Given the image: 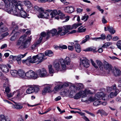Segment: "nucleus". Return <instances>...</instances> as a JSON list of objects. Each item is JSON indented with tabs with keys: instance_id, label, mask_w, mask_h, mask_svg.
I'll return each instance as SVG.
<instances>
[{
	"instance_id": "nucleus-1",
	"label": "nucleus",
	"mask_w": 121,
	"mask_h": 121,
	"mask_svg": "<svg viewBox=\"0 0 121 121\" xmlns=\"http://www.w3.org/2000/svg\"><path fill=\"white\" fill-rule=\"evenodd\" d=\"M26 35H22L16 43V46H19V48L24 49L28 48L29 45V43L31 40L32 37L31 36L29 38L26 39Z\"/></svg>"
},
{
	"instance_id": "nucleus-2",
	"label": "nucleus",
	"mask_w": 121,
	"mask_h": 121,
	"mask_svg": "<svg viewBox=\"0 0 121 121\" xmlns=\"http://www.w3.org/2000/svg\"><path fill=\"white\" fill-rule=\"evenodd\" d=\"M12 10L10 9H7L8 12L14 15L17 16H20L19 12L20 10L23 9V5L20 2H15L13 6L11 8Z\"/></svg>"
},
{
	"instance_id": "nucleus-3",
	"label": "nucleus",
	"mask_w": 121,
	"mask_h": 121,
	"mask_svg": "<svg viewBox=\"0 0 121 121\" xmlns=\"http://www.w3.org/2000/svg\"><path fill=\"white\" fill-rule=\"evenodd\" d=\"M54 66L56 69L59 71L65 70L66 69V64L64 60L62 59H60L58 62L56 63L54 65Z\"/></svg>"
},
{
	"instance_id": "nucleus-4",
	"label": "nucleus",
	"mask_w": 121,
	"mask_h": 121,
	"mask_svg": "<svg viewBox=\"0 0 121 121\" xmlns=\"http://www.w3.org/2000/svg\"><path fill=\"white\" fill-rule=\"evenodd\" d=\"M57 14L60 16V18L61 19H65V22L67 21L69 19V16H67L66 17H65L64 14L60 10H59L57 11L56 10H54L50 13V15L51 16L52 18L55 17Z\"/></svg>"
},
{
	"instance_id": "nucleus-5",
	"label": "nucleus",
	"mask_w": 121,
	"mask_h": 121,
	"mask_svg": "<svg viewBox=\"0 0 121 121\" xmlns=\"http://www.w3.org/2000/svg\"><path fill=\"white\" fill-rule=\"evenodd\" d=\"M69 27L67 25L59 27L57 28V35H59L61 36L64 35L69 32Z\"/></svg>"
},
{
	"instance_id": "nucleus-6",
	"label": "nucleus",
	"mask_w": 121,
	"mask_h": 121,
	"mask_svg": "<svg viewBox=\"0 0 121 121\" xmlns=\"http://www.w3.org/2000/svg\"><path fill=\"white\" fill-rule=\"evenodd\" d=\"M44 57V54L43 53L39 54L36 56H33V57L34 59L33 62H35V63L37 62V64H39L45 60Z\"/></svg>"
},
{
	"instance_id": "nucleus-7",
	"label": "nucleus",
	"mask_w": 121,
	"mask_h": 121,
	"mask_svg": "<svg viewBox=\"0 0 121 121\" xmlns=\"http://www.w3.org/2000/svg\"><path fill=\"white\" fill-rule=\"evenodd\" d=\"M36 76H35L36 78L37 77H43L48 76L47 72L46 69H39L37 70L36 72Z\"/></svg>"
},
{
	"instance_id": "nucleus-8",
	"label": "nucleus",
	"mask_w": 121,
	"mask_h": 121,
	"mask_svg": "<svg viewBox=\"0 0 121 121\" xmlns=\"http://www.w3.org/2000/svg\"><path fill=\"white\" fill-rule=\"evenodd\" d=\"M82 93V95L81 100L83 102L88 101V98L87 96V94H92L90 90L86 89H85L84 91H83Z\"/></svg>"
},
{
	"instance_id": "nucleus-9",
	"label": "nucleus",
	"mask_w": 121,
	"mask_h": 121,
	"mask_svg": "<svg viewBox=\"0 0 121 121\" xmlns=\"http://www.w3.org/2000/svg\"><path fill=\"white\" fill-rule=\"evenodd\" d=\"M80 65L85 68H87L90 66L89 60L86 58L82 57L80 59Z\"/></svg>"
},
{
	"instance_id": "nucleus-10",
	"label": "nucleus",
	"mask_w": 121,
	"mask_h": 121,
	"mask_svg": "<svg viewBox=\"0 0 121 121\" xmlns=\"http://www.w3.org/2000/svg\"><path fill=\"white\" fill-rule=\"evenodd\" d=\"M44 86L45 87L42 91V94L43 95H45L48 92H52V90L51 88L53 86V84H46Z\"/></svg>"
},
{
	"instance_id": "nucleus-11",
	"label": "nucleus",
	"mask_w": 121,
	"mask_h": 121,
	"mask_svg": "<svg viewBox=\"0 0 121 121\" xmlns=\"http://www.w3.org/2000/svg\"><path fill=\"white\" fill-rule=\"evenodd\" d=\"M27 53L26 52L23 55L20 54L17 56H13L11 55L9 56V58L14 60H17V61H20L21 59L25 56Z\"/></svg>"
},
{
	"instance_id": "nucleus-12",
	"label": "nucleus",
	"mask_w": 121,
	"mask_h": 121,
	"mask_svg": "<svg viewBox=\"0 0 121 121\" xmlns=\"http://www.w3.org/2000/svg\"><path fill=\"white\" fill-rule=\"evenodd\" d=\"M23 90L19 89L14 91V94L16 95L15 98L18 99H20L22 97V95L24 93Z\"/></svg>"
},
{
	"instance_id": "nucleus-13",
	"label": "nucleus",
	"mask_w": 121,
	"mask_h": 121,
	"mask_svg": "<svg viewBox=\"0 0 121 121\" xmlns=\"http://www.w3.org/2000/svg\"><path fill=\"white\" fill-rule=\"evenodd\" d=\"M34 59L33 57L31 58V56H30L28 57L27 59L25 60H23L22 61V62L23 63H26L27 65L29 66L30 65V63H34L35 62H33Z\"/></svg>"
},
{
	"instance_id": "nucleus-14",
	"label": "nucleus",
	"mask_w": 121,
	"mask_h": 121,
	"mask_svg": "<svg viewBox=\"0 0 121 121\" xmlns=\"http://www.w3.org/2000/svg\"><path fill=\"white\" fill-rule=\"evenodd\" d=\"M49 16V13L47 12H44L43 9V11L42 12H40L39 14L38 15V17L40 18H48Z\"/></svg>"
},
{
	"instance_id": "nucleus-15",
	"label": "nucleus",
	"mask_w": 121,
	"mask_h": 121,
	"mask_svg": "<svg viewBox=\"0 0 121 121\" xmlns=\"http://www.w3.org/2000/svg\"><path fill=\"white\" fill-rule=\"evenodd\" d=\"M36 76V74H35L34 72L32 70L29 71L26 73V76L28 78H36L35 76Z\"/></svg>"
},
{
	"instance_id": "nucleus-16",
	"label": "nucleus",
	"mask_w": 121,
	"mask_h": 121,
	"mask_svg": "<svg viewBox=\"0 0 121 121\" xmlns=\"http://www.w3.org/2000/svg\"><path fill=\"white\" fill-rule=\"evenodd\" d=\"M104 69L106 70L107 72L109 73L111 71H112L113 67L110 65L108 63L105 64L104 65Z\"/></svg>"
},
{
	"instance_id": "nucleus-17",
	"label": "nucleus",
	"mask_w": 121,
	"mask_h": 121,
	"mask_svg": "<svg viewBox=\"0 0 121 121\" xmlns=\"http://www.w3.org/2000/svg\"><path fill=\"white\" fill-rule=\"evenodd\" d=\"M0 69L3 72L5 73H7L9 71L7 66L3 64L0 65Z\"/></svg>"
},
{
	"instance_id": "nucleus-18",
	"label": "nucleus",
	"mask_w": 121,
	"mask_h": 121,
	"mask_svg": "<svg viewBox=\"0 0 121 121\" xmlns=\"http://www.w3.org/2000/svg\"><path fill=\"white\" fill-rule=\"evenodd\" d=\"M114 71L112 70V71L114 75L116 76H119L121 75V72L120 69L116 67H114Z\"/></svg>"
},
{
	"instance_id": "nucleus-19",
	"label": "nucleus",
	"mask_w": 121,
	"mask_h": 121,
	"mask_svg": "<svg viewBox=\"0 0 121 121\" xmlns=\"http://www.w3.org/2000/svg\"><path fill=\"white\" fill-rule=\"evenodd\" d=\"M17 75L20 78H24L26 77V73L22 69H19L18 71Z\"/></svg>"
},
{
	"instance_id": "nucleus-20",
	"label": "nucleus",
	"mask_w": 121,
	"mask_h": 121,
	"mask_svg": "<svg viewBox=\"0 0 121 121\" xmlns=\"http://www.w3.org/2000/svg\"><path fill=\"white\" fill-rule=\"evenodd\" d=\"M64 11L66 13H71L74 11V9L72 7H65L64 9Z\"/></svg>"
},
{
	"instance_id": "nucleus-21",
	"label": "nucleus",
	"mask_w": 121,
	"mask_h": 121,
	"mask_svg": "<svg viewBox=\"0 0 121 121\" xmlns=\"http://www.w3.org/2000/svg\"><path fill=\"white\" fill-rule=\"evenodd\" d=\"M63 87V85L60 83L58 84L55 87L54 89L52 90V91H53L55 93V92L58 91L59 90L62 88Z\"/></svg>"
},
{
	"instance_id": "nucleus-22",
	"label": "nucleus",
	"mask_w": 121,
	"mask_h": 121,
	"mask_svg": "<svg viewBox=\"0 0 121 121\" xmlns=\"http://www.w3.org/2000/svg\"><path fill=\"white\" fill-rule=\"evenodd\" d=\"M104 95V93L102 92L97 93L94 96L96 100L102 99V97Z\"/></svg>"
},
{
	"instance_id": "nucleus-23",
	"label": "nucleus",
	"mask_w": 121,
	"mask_h": 121,
	"mask_svg": "<svg viewBox=\"0 0 121 121\" xmlns=\"http://www.w3.org/2000/svg\"><path fill=\"white\" fill-rule=\"evenodd\" d=\"M57 30L56 29H54L51 30L50 32H48L47 33V37H48L50 36V34L51 33L52 34V36H54L56 34H57Z\"/></svg>"
},
{
	"instance_id": "nucleus-24",
	"label": "nucleus",
	"mask_w": 121,
	"mask_h": 121,
	"mask_svg": "<svg viewBox=\"0 0 121 121\" xmlns=\"http://www.w3.org/2000/svg\"><path fill=\"white\" fill-rule=\"evenodd\" d=\"M82 25V23L77 24L75 23L72 26L70 25H67V26L69 27V30H70L73 29H75L79 26H80Z\"/></svg>"
},
{
	"instance_id": "nucleus-25",
	"label": "nucleus",
	"mask_w": 121,
	"mask_h": 121,
	"mask_svg": "<svg viewBox=\"0 0 121 121\" xmlns=\"http://www.w3.org/2000/svg\"><path fill=\"white\" fill-rule=\"evenodd\" d=\"M19 13L20 14V16L23 18H26L27 17V14L26 12H25L23 9H22L20 10Z\"/></svg>"
},
{
	"instance_id": "nucleus-26",
	"label": "nucleus",
	"mask_w": 121,
	"mask_h": 121,
	"mask_svg": "<svg viewBox=\"0 0 121 121\" xmlns=\"http://www.w3.org/2000/svg\"><path fill=\"white\" fill-rule=\"evenodd\" d=\"M12 107L13 108H16L17 109H21L23 107L22 106L17 103L16 104H13Z\"/></svg>"
},
{
	"instance_id": "nucleus-27",
	"label": "nucleus",
	"mask_w": 121,
	"mask_h": 121,
	"mask_svg": "<svg viewBox=\"0 0 121 121\" xmlns=\"http://www.w3.org/2000/svg\"><path fill=\"white\" fill-rule=\"evenodd\" d=\"M106 38V36L105 34H102L101 35L100 37L93 38L92 39L97 41L99 39L103 40L105 39Z\"/></svg>"
},
{
	"instance_id": "nucleus-28",
	"label": "nucleus",
	"mask_w": 121,
	"mask_h": 121,
	"mask_svg": "<svg viewBox=\"0 0 121 121\" xmlns=\"http://www.w3.org/2000/svg\"><path fill=\"white\" fill-rule=\"evenodd\" d=\"M75 50L77 52L79 53L81 51V48L79 44L78 43H75L74 46Z\"/></svg>"
},
{
	"instance_id": "nucleus-29",
	"label": "nucleus",
	"mask_w": 121,
	"mask_h": 121,
	"mask_svg": "<svg viewBox=\"0 0 121 121\" xmlns=\"http://www.w3.org/2000/svg\"><path fill=\"white\" fill-rule=\"evenodd\" d=\"M34 88L33 86H30L29 87L26 91L28 94H30L34 92Z\"/></svg>"
},
{
	"instance_id": "nucleus-30",
	"label": "nucleus",
	"mask_w": 121,
	"mask_h": 121,
	"mask_svg": "<svg viewBox=\"0 0 121 121\" xmlns=\"http://www.w3.org/2000/svg\"><path fill=\"white\" fill-rule=\"evenodd\" d=\"M108 30L112 34H113L115 33L116 31L112 27L108 26L107 27Z\"/></svg>"
},
{
	"instance_id": "nucleus-31",
	"label": "nucleus",
	"mask_w": 121,
	"mask_h": 121,
	"mask_svg": "<svg viewBox=\"0 0 121 121\" xmlns=\"http://www.w3.org/2000/svg\"><path fill=\"white\" fill-rule=\"evenodd\" d=\"M83 91H80L78 93L76 94L74 97V98L75 99H78L80 98L82 95V93Z\"/></svg>"
},
{
	"instance_id": "nucleus-32",
	"label": "nucleus",
	"mask_w": 121,
	"mask_h": 121,
	"mask_svg": "<svg viewBox=\"0 0 121 121\" xmlns=\"http://www.w3.org/2000/svg\"><path fill=\"white\" fill-rule=\"evenodd\" d=\"M45 55L46 56L51 57L53 56V53L51 50H48L46 51L45 52Z\"/></svg>"
},
{
	"instance_id": "nucleus-33",
	"label": "nucleus",
	"mask_w": 121,
	"mask_h": 121,
	"mask_svg": "<svg viewBox=\"0 0 121 121\" xmlns=\"http://www.w3.org/2000/svg\"><path fill=\"white\" fill-rule=\"evenodd\" d=\"M77 113L80 114L81 116L83 117V118L86 121H90L89 119L85 116V113H84L79 112H77Z\"/></svg>"
},
{
	"instance_id": "nucleus-34",
	"label": "nucleus",
	"mask_w": 121,
	"mask_h": 121,
	"mask_svg": "<svg viewBox=\"0 0 121 121\" xmlns=\"http://www.w3.org/2000/svg\"><path fill=\"white\" fill-rule=\"evenodd\" d=\"M23 2L26 6L28 8H30L32 6V4L29 1L26 0L24 1Z\"/></svg>"
},
{
	"instance_id": "nucleus-35",
	"label": "nucleus",
	"mask_w": 121,
	"mask_h": 121,
	"mask_svg": "<svg viewBox=\"0 0 121 121\" xmlns=\"http://www.w3.org/2000/svg\"><path fill=\"white\" fill-rule=\"evenodd\" d=\"M10 72L11 75L13 77H16L17 75L18 71L16 70H11L10 71Z\"/></svg>"
},
{
	"instance_id": "nucleus-36",
	"label": "nucleus",
	"mask_w": 121,
	"mask_h": 121,
	"mask_svg": "<svg viewBox=\"0 0 121 121\" xmlns=\"http://www.w3.org/2000/svg\"><path fill=\"white\" fill-rule=\"evenodd\" d=\"M0 121H7L8 118L7 116H5L3 115L0 116Z\"/></svg>"
},
{
	"instance_id": "nucleus-37",
	"label": "nucleus",
	"mask_w": 121,
	"mask_h": 121,
	"mask_svg": "<svg viewBox=\"0 0 121 121\" xmlns=\"http://www.w3.org/2000/svg\"><path fill=\"white\" fill-rule=\"evenodd\" d=\"M96 62L99 67L100 69H102V66H103V64L101 61L99 60H96Z\"/></svg>"
},
{
	"instance_id": "nucleus-38",
	"label": "nucleus",
	"mask_w": 121,
	"mask_h": 121,
	"mask_svg": "<svg viewBox=\"0 0 121 121\" xmlns=\"http://www.w3.org/2000/svg\"><path fill=\"white\" fill-rule=\"evenodd\" d=\"M65 63V62L66 64L68 65H69L70 64L71 61L70 58L68 57H66V58L64 60Z\"/></svg>"
},
{
	"instance_id": "nucleus-39",
	"label": "nucleus",
	"mask_w": 121,
	"mask_h": 121,
	"mask_svg": "<svg viewBox=\"0 0 121 121\" xmlns=\"http://www.w3.org/2000/svg\"><path fill=\"white\" fill-rule=\"evenodd\" d=\"M78 30L79 32H84L86 31V29L84 28V27L82 26L78 28Z\"/></svg>"
},
{
	"instance_id": "nucleus-40",
	"label": "nucleus",
	"mask_w": 121,
	"mask_h": 121,
	"mask_svg": "<svg viewBox=\"0 0 121 121\" xmlns=\"http://www.w3.org/2000/svg\"><path fill=\"white\" fill-rule=\"evenodd\" d=\"M64 92L66 96H68L70 94V91L68 89H65L64 90Z\"/></svg>"
},
{
	"instance_id": "nucleus-41",
	"label": "nucleus",
	"mask_w": 121,
	"mask_h": 121,
	"mask_svg": "<svg viewBox=\"0 0 121 121\" xmlns=\"http://www.w3.org/2000/svg\"><path fill=\"white\" fill-rule=\"evenodd\" d=\"M34 9L35 10H36L39 11V13H40V12L43 11V9L42 8H39L37 6H35L34 7Z\"/></svg>"
},
{
	"instance_id": "nucleus-42",
	"label": "nucleus",
	"mask_w": 121,
	"mask_h": 121,
	"mask_svg": "<svg viewBox=\"0 0 121 121\" xmlns=\"http://www.w3.org/2000/svg\"><path fill=\"white\" fill-rule=\"evenodd\" d=\"M102 103L101 101L99 100H96L93 103V105L95 106H97L99 105Z\"/></svg>"
},
{
	"instance_id": "nucleus-43",
	"label": "nucleus",
	"mask_w": 121,
	"mask_h": 121,
	"mask_svg": "<svg viewBox=\"0 0 121 121\" xmlns=\"http://www.w3.org/2000/svg\"><path fill=\"white\" fill-rule=\"evenodd\" d=\"M49 71L50 74H52L54 72V70L52 68V65H49L48 66Z\"/></svg>"
},
{
	"instance_id": "nucleus-44",
	"label": "nucleus",
	"mask_w": 121,
	"mask_h": 121,
	"mask_svg": "<svg viewBox=\"0 0 121 121\" xmlns=\"http://www.w3.org/2000/svg\"><path fill=\"white\" fill-rule=\"evenodd\" d=\"M12 24L13 27L14 28V30H17L18 29V26L17 24H15L14 22H13L12 23Z\"/></svg>"
},
{
	"instance_id": "nucleus-45",
	"label": "nucleus",
	"mask_w": 121,
	"mask_h": 121,
	"mask_svg": "<svg viewBox=\"0 0 121 121\" xmlns=\"http://www.w3.org/2000/svg\"><path fill=\"white\" fill-rule=\"evenodd\" d=\"M109 98V96L108 95H105L104 94L102 97V99L104 100H108Z\"/></svg>"
},
{
	"instance_id": "nucleus-46",
	"label": "nucleus",
	"mask_w": 121,
	"mask_h": 121,
	"mask_svg": "<svg viewBox=\"0 0 121 121\" xmlns=\"http://www.w3.org/2000/svg\"><path fill=\"white\" fill-rule=\"evenodd\" d=\"M116 45L118 48L121 50V40H120L118 41Z\"/></svg>"
},
{
	"instance_id": "nucleus-47",
	"label": "nucleus",
	"mask_w": 121,
	"mask_h": 121,
	"mask_svg": "<svg viewBox=\"0 0 121 121\" xmlns=\"http://www.w3.org/2000/svg\"><path fill=\"white\" fill-rule=\"evenodd\" d=\"M96 100L95 96L90 97L88 98V101H90V102H93Z\"/></svg>"
},
{
	"instance_id": "nucleus-48",
	"label": "nucleus",
	"mask_w": 121,
	"mask_h": 121,
	"mask_svg": "<svg viewBox=\"0 0 121 121\" xmlns=\"http://www.w3.org/2000/svg\"><path fill=\"white\" fill-rule=\"evenodd\" d=\"M89 16L85 14L84 16H82L81 19L82 20H83L85 19V21H86L87 20Z\"/></svg>"
},
{
	"instance_id": "nucleus-49",
	"label": "nucleus",
	"mask_w": 121,
	"mask_h": 121,
	"mask_svg": "<svg viewBox=\"0 0 121 121\" xmlns=\"http://www.w3.org/2000/svg\"><path fill=\"white\" fill-rule=\"evenodd\" d=\"M33 88H34V92H38L39 90V88L36 86H33Z\"/></svg>"
},
{
	"instance_id": "nucleus-50",
	"label": "nucleus",
	"mask_w": 121,
	"mask_h": 121,
	"mask_svg": "<svg viewBox=\"0 0 121 121\" xmlns=\"http://www.w3.org/2000/svg\"><path fill=\"white\" fill-rule=\"evenodd\" d=\"M112 43L110 42L106 43L104 44L102 47L103 48V47H108Z\"/></svg>"
},
{
	"instance_id": "nucleus-51",
	"label": "nucleus",
	"mask_w": 121,
	"mask_h": 121,
	"mask_svg": "<svg viewBox=\"0 0 121 121\" xmlns=\"http://www.w3.org/2000/svg\"><path fill=\"white\" fill-rule=\"evenodd\" d=\"M8 29V28L7 27H0V32H4L5 31Z\"/></svg>"
},
{
	"instance_id": "nucleus-52",
	"label": "nucleus",
	"mask_w": 121,
	"mask_h": 121,
	"mask_svg": "<svg viewBox=\"0 0 121 121\" xmlns=\"http://www.w3.org/2000/svg\"><path fill=\"white\" fill-rule=\"evenodd\" d=\"M94 49L91 47H89L86 49L84 50L85 51H94Z\"/></svg>"
},
{
	"instance_id": "nucleus-53",
	"label": "nucleus",
	"mask_w": 121,
	"mask_h": 121,
	"mask_svg": "<svg viewBox=\"0 0 121 121\" xmlns=\"http://www.w3.org/2000/svg\"><path fill=\"white\" fill-rule=\"evenodd\" d=\"M112 36L110 35H108L107 36L106 39L108 41H109L112 39Z\"/></svg>"
},
{
	"instance_id": "nucleus-54",
	"label": "nucleus",
	"mask_w": 121,
	"mask_h": 121,
	"mask_svg": "<svg viewBox=\"0 0 121 121\" xmlns=\"http://www.w3.org/2000/svg\"><path fill=\"white\" fill-rule=\"evenodd\" d=\"M10 89L8 87H6L5 88V92L6 94L10 93Z\"/></svg>"
},
{
	"instance_id": "nucleus-55",
	"label": "nucleus",
	"mask_w": 121,
	"mask_h": 121,
	"mask_svg": "<svg viewBox=\"0 0 121 121\" xmlns=\"http://www.w3.org/2000/svg\"><path fill=\"white\" fill-rule=\"evenodd\" d=\"M14 94V92H13L12 93H10L6 94V95L8 97L10 98L12 97Z\"/></svg>"
},
{
	"instance_id": "nucleus-56",
	"label": "nucleus",
	"mask_w": 121,
	"mask_h": 121,
	"mask_svg": "<svg viewBox=\"0 0 121 121\" xmlns=\"http://www.w3.org/2000/svg\"><path fill=\"white\" fill-rule=\"evenodd\" d=\"M91 61L92 65L94 66L95 68L97 69L98 68V66L96 65L93 61L92 59H91Z\"/></svg>"
},
{
	"instance_id": "nucleus-57",
	"label": "nucleus",
	"mask_w": 121,
	"mask_h": 121,
	"mask_svg": "<svg viewBox=\"0 0 121 121\" xmlns=\"http://www.w3.org/2000/svg\"><path fill=\"white\" fill-rule=\"evenodd\" d=\"M42 40V38L41 37H40L39 40L37 42H35V43L37 45L39 44L41 42Z\"/></svg>"
},
{
	"instance_id": "nucleus-58",
	"label": "nucleus",
	"mask_w": 121,
	"mask_h": 121,
	"mask_svg": "<svg viewBox=\"0 0 121 121\" xmlns=\"http://www.w3.org/2000/svg\"><path fill=\"white\" fill-rule=\"evenodd\" d=\"M77 85L78 86V87L80 89H82L84 87V86L82 84L78 83Z\"/></svg>"
},
{
	"instance_id": "nucleus-59",
	"label": "nucleus",
	"mask_w": 121,
	"mask_h": 121,
	"mask_svg": "<svg viewBox=\"0 0 121 121\" xmlns=\"http://www.w3.org/2000/svg\"><path fill=\"white\" fill-rule=\"evenodd\" d=\"M102 22L103 24L106 23H107V21L106 20L104 16H103L102 19Z\"/></svg>"
},
{
	"instance_id": "nucleus-60",
	"label": "nucleus",
	"mask_w": 121,
	"mask_h": 121,
	"mask_svg": "<svg viewBox=\"0 0 121 121\" xmlns=\"http://www.w3.org/2000/svg\"><path fill=\"white\" fill-rule=\"evenodd\" d=\"M20 32H17L14 34V36L16 37V39H17L18 37V36L20 35Z\"/></svg>"
},
{
	"instance_id": "nucleus-61",
	"label": "nucleus",
	"mask_w": 121,
	"mask_h": 121,
	"mask_svg": "<svg viewBox=\"0 0 121 121\" xmlns=\"http://www.w3.org/2000/svg\"><path fill=\"white\" fill-rule=\"evenodd\" d=\"M110 96L111 98H112L114 96H116L115 95V94L113 92H112L110 94Z\"/></svg>"
},
{
	"instance_id": "nucleus-62",
	"label": "nucleus",
	"mask_w": 121,
	"mask_h": 121,
	"mask_svg": "<svg viewBox=\"0 0 121 121\" xmlns=\"http://www.w3.org/2000/svg\"><path fill=\"white\" fill-rule=\"evenodd\" d=\"M2 79L4 80L5 81L7 82V84H8L9 83V81L8 80V79L6 78L5 77L3 76L2 77Z\"/></svg>"
},
{
	"instance_id": "nucleus-63",
	"label": "nucleus",
	"mask_w": 121,
	"mask_h": 121,
	"mask_svg": "<svg viewBox=\"0 0 121 121\" xmlns=\"http://www.w3.org/2000/svg\"><path fill=\"white\" fill-rule=\"evenodd\" d=\"M74 46H68V49L71 51H73L74 49Z\"/></svg>"
},
{
	"instance_id": "nucleus-64",
	"label": "nucleus",
	"mask_w": 121,
	"mask_h": 121,
	"mask_svg": "<svg viewBox=\"0 0 121 121\" xmlns=\"http://www.w3.org/2000/svg\"><path fill=\"white\" fill-rule=\"evenodd\" d=\"M16 39V37L13 35L11 37L10 40L11 41H13L15 40Z\"/></svg>"
}]
</instances>
